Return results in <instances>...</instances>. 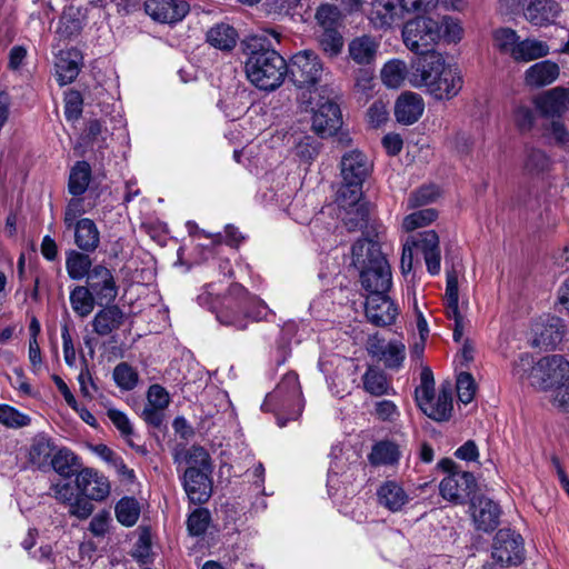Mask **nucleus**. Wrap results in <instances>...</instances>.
I'll return each mask as SVG.
<instances>
[{"instance_id":"1","label":"nucleus","mask_w":569,"mask_h":569,"mask_svg":"<svg viewBox=\"0 0 569 569\" xmlns=\"http://www.w3.org/2000/svg\"><path fill=\"white\" fill-rule=\"evenodd\" d=\"M372 164L358 152V278L366 295L388 293L392 287L391 267L382 252L386 228L377 217L376 206L365 193L372 187Z\"/></svg>"},{"instance_id":"2","label":"nucleus","mask_w":569,"mask_h":569,"mask_svg":"<svg viewBox=\"0 0 569 569\" xmlns=\"http://www.w3.org/2000/svg\"><path fill=\"white\" fill-rule=\"evenodd\" d=\"M409 84L425 88L437 100H449L460 92L463 80L460 71L447 64L440 52L427 50L411 61Z\"/></svg>"},{"instance_id":"3","label":"nucleus","mask_w":569,"mask_h":569,"mask_svg":"<svg viewBox=\"0 0 569 569\" xmlns=\"http://www.w3.org/2000/svg\"><path fill=\"white\" fill-rule=\"evenodd\" d=\"M248 56L244 70L248 80L258 89L273 91L287 74V61L274 49L266 47L262 39L252 37L243 42Z\"/></svg>"},{"instance_id":"4","label":"nucleus","mask_w":569,"mask_h":569,"mask_svg":"<svg viewBox=\"0 0 569 569\" xmlns=\"http://www.w3.org/2000/svg\"><path fill=\"white\" fill-rule=\"evenodd\" d=\"M460 26L450 17L436 20L430 17H417L405 23L402 28V41L407 49L421 54L442 38L448 41H457L461 37Z\"/></svg>"},{"instance_id":"5","label":"nucleus","mask_w":569,"mask_h":569,"mask_svg":"<svg viewBox=\"0 0 569 569\" xmlns=\"http://www.w3.org/2000/svg\"><path fill=\"white\" fill-rule=\"evenodd\" d=\"M268 315L267 305L239 283H232L228 289L221 309L217 312V320L237 330H244L248 320L260 321Z\"/></svg>"},{"instance_id":"6","label":"nucleus","mask_w":569,"mask_h":569,"mask_svg":"<svg viewBox=\"0 0 569 569\" xmlns=\"http://www.w3.org/2000/svg\"><path fill=\"white\" fill-rule=\"evenodd\" d=\"M303 408L301 386L295 371L286 373L277 387L266 396L261 405L262 411L276 415L279 427H284L288 421L297 420Z\"/></svg>"},{"instance_id":"7","label":"nucleus","mask_w":569,"mask_h":569,"mask_svg":"<svg viewBox=\"0 0 569 569\" xmlns=\"http://www.w3.org/2000/svg\"><path fill=\"white\" fill-rule=\"evenodd\" d=\"M287 68L286 76L299 91L298 96L317 94L318 89L330 88L322 84L327 74L326 68L319 54L313 50L306 49L296 52L287 62Z\"/></svg>"},{"instance_id":"8","label":"nucleus","mask_w":569,"mask_h":569,"mask_svg":"<svg viewBox=\"0 0 569 569\" xmlns=\"http://www.w3.org/2000/svg\"><path fill=\"white\" fill-rule=\"evenodd\" d=\"M331 88L318 89L317 94L298 96L299 103L312 112V130L321 138L333 136L342 124L341 111L333 101Z\"/></svg>"},{"instance_id":"9","label":"nucleus","mask_w":569,"mask_h":569,"mask_svg":"<svg viewBox=\"0 0 569 569\" xmlns=\"http://www.w3.org/2000/svg\"><path fill=\"white\" fill-rule=\"evenodd\" d=\"M418 407L430 419L441 422L448 421L452 413V393L449 386H442L435 398V378L430 368L422 369L420 385L415 390Z\"/></svg>"},{"instance_id":"10","label":"nucleus","mask_w":569,"mask_h":569,"mask_svg":"<svg viewBox=\"0 0 569 569\" xmlns=\"http://www.w3.org/2000/svg\"><path fill=\"white\" fill-rule=\"evenodd\" d=\"M569 381V361L561 355L546 356L537 362L532 387L553 391Z\"/></svg>"},{"instance_id":"11","label":"nucleus","mask_w":569,"mask_h":569,"mask_svg":"<svg viewBox=\"0 0 569 569\" xmlns=\"http://www.w3.org/2000/svg\"><path fill=\"white\" fill-rule=\"evenodd\" d=\"M355 152L350 151L346 153L341 159V176L342 183L337 190L336 202L340 209L346 213L342 220L346 221V226L350 231L353 230L356 223L353 218H347L352 214L356 208V158Z\"/></svg>"},{"instance_id":"12","label":"nucleus","mask_w":569,"mask_h":569,"mask_svg":"<svg viewBox=\"0 0 569 569\" xmlns=\"http://www.w3.org/2000/svg\"><path fill=\"white\" fill-rule=\"evenodd\" d=\"M491 555L501 567L520 565L525 558L521 535L511 529H500L493 538Z\"/></svg>"},{"instance_id":"13","label":"nucleus","mask_w":569,"mask_h":569,"mask_svg":"<svg viewBox=\"0 0 569 569\" xmlns=\"http://www.w3.org/2000/svg\"><path fill=\"white\" fill-rule=\"evenodd\" d=\"M380 38L362 36L358 38V89L371 91L377 86L375 62L379 54Z\"/></svg>"},{"instance_id":"14","label":"nucleus","mask_w":569,"mask_h":569,"mask_svg":"<svg viewBox=\"0 0 569 569\" xmlns=\"http://www.w3.org/2000/svg\"><path fill=\"white\" fill-rule=\"evenodd\" d=\"M365 297L363 312L369 323L380 328L396 323L399 308L388 293L366 295Z\"/></svg>"},{"instance_id":"15","label":"nucleus","mask_w":569,"mask_h":569,"mask_svg":"<svg viewBox=\"0 0 569 569\" xmlns=\"http://www.w3.org/2000/svg\"><path fill=\"white\" fill-rule=\"evenodd\" d=\"M477 488L476 478L471 472H452L443 478L439 485L440 495L443 499L456 505H463Z\"/></svg>"},{"instance_id":"16","label":"nucleus","mask_w":569,"mask_h":569,"mask_svg":"<svg viewBox=\"0 0 569 569\" xmlns=\"http://www.w3.org/2000/svg\"><path fill=\"white\" fill-rule=\"evenodd\" d=\"M97 298V303H111L118 296V286L110 269L102 264L92 267L89 277L87 278V286Z\"/></svg>"},{"instance_id":"17","label":"nucleus","mask_w":569,"mask_h":569,"mask_svg":"<svg viewBox=\"0 0 569 569\" xmlns=\"http://www.w3.org/2000/svg\"><path fill=\"white\" fill-rule=\"evenodd\" d=\"M144 11L157 22L173 24L189 13L190 4L186 0H147Z\"/></svg>"},{"instance_id":"18","label":"nucleus","mask_w":569,"mask_h":569,"mask_svg":"<svg viewBox=\"0 0 569 569\" xmlns=\"http://www.w3.org/2000/svg\"><path fill=\"white\" fill-rule=\"evenodd\" d=\"M537 110L545 118L560 119L569 109V88L556 87L533 100Z\"/></svg>"},{"instance_id":"19","label":"nucleus","mask_w":569,"mask_h":569,"mask_svg":"<svg viewBox=\"0 0 569 569\" xmlns=\"http://www.w3.org/2000/svg\"><path fill=\"white\" fill-rule=\"evenodd\" d=\"M211 471L199 468H187L183 473V488L189 500L194 505L206 503L212 493V483L209 478Z\"/></svg>"},{"instance_id":"20","label":"nucleus","mask_w":569,"mask_h":569,"mask_svg":"<svg viewBox=\"0 0 569 569\" xmlns=\"http://www.w3.org/2000/svg\"><path fill=\"white\" fill-rule=\"evenodd\" d=\"M76 486L80 495L89 500L102 501L110 493L108 479L89 468L78 472Z\"/></svg>"},{"instance_id":"21","label":"nucleus","mask_w":569,"mask_h":569,"mask_svg":"<svg viewBox=\"0 0 569 569\" xmlns=\"http://www.w3.org/2000/svg\"><path fill=\"white\" fill-rule=\"evenodd\" d=\"M472 519L478 530L490 532L499 525L500 508L491 499L479 496L471 498Z\"/></svg>"},{"instance_id":"22","label":"nucleus","mask_w":569,"mask_h":569,"mask_svg":"<svg viewBox=\"0 0 569 569\" xmlns=\"http://www.w3.org/2000/svg\"><path fill=\"white\" fill-rule=\"evenodd\" d=\"M423 110L422 97L411 91L401 93L395 103L396 120L405 126L416 123L421 118Z\"/></svg>"},{"instance_id":"23","label":"nucleus","mask_w":569,"mask_h":569,"mask_svg":"<svg viewBox=\"0 0 569 569\" xmlns=\"http://www.w3.org/2000/svg\"><path fill=\"white\" fill-rule=\"evenodd\" d=\"M92 319L93 332L104 337L121 328L124 323L126 315L117 305L104 303Z\"/></svg>"},{"instance_id":"24","label":"nucleus","mask_w":569,"mask_h":569,"mask_svg":"<svg viewBox=\"0 0 569 569\" xmlns=\"http://www.w3.org/2000/svg\"><path fill=\"white\" fill-rule=\"evenodd\" d=\"M367 16L375 28L385 29L390 27L397 16V9L392 0H375L363 7L358 0V9Z\"/></svg>"},{"instance_id":"25","label":"nucleus","mask_w":569,"mask_h":569,"mask_svg":"<svg viewBox=\"0 0 569 569\" xmlns=\"http://www.w3.org/2000/svg\"><path fill=\"white\" fill-rule=\"evenodd\" d=\"M74 244L83 252H94L100 244V231L90 218H81L71 226Z\"/></svg>"},{"instance_id":"26","label":"nucleus","mask_w":569,"mask_h":569,"mask_svg":"<svg viewBox=\"0 0 569 569\" xmlns=\"http://www.w3.org/2000/svg\"><path fill=\"white\" fill-rule=\"evenodd\" d=\"M58 446L44 433H39L32 438L28 461L41 471L50 470V461Z\"/></svg>"},{"instance_id":"27","label":"nucleus","mask_w":569,"mask_h":569,"mask_svg":"<svg viewBox=\"0 0 569 569\" xmlns=\"http://www.w3.org/2000/svg\"><path fill=\"white\" fill-rule=\"evenodd\" d=\"M560 12V7L556 0H529L525 17L533 26H548L555 21Z\"/></svg>"},{"instance_id":"28","label":"nucleus","mask_w":569,"mask_h":569,"mask_svg":"<svg viewBox=\"0 0 569 569\" xmlns=\"http://www.w3.org/2000/svg\"><path fill=\"white\" fill-rule=\"evenodd\" d=\"M560 74L559 66L551 60H543L530 66L525 72V82L532 88H541L555 82Z\"/></svg>"},{"instance_id":"29","label":"nucleus","mask_w":569,"mask_h":569,"mask_svg":"<svg viewBox=\"0 0 569 569\" xmlns=\"http://www.w3.org/2000/svg\"><path fill=\"white\" fill-rule=\"evenodd\" d=\"M87 23V10L79 7H66L57 29V33L64 39L77 38Z\"/></svg>"},{"instance_id":"30","label":"nucleus","mask_w":569,"mask_h":569,"mask_svg":"<svg viewBox=\"0 0 569 569\" xmlns=\"http://www.w3.org/2000/svg\"><path fill=\"white\" fill-rule=\"evenodd\" d=\"M362 388L372 397L396 395L390 378H388L382 369L376 366H368L362 375Z\"/></svg>"},{"instance_id":"31","label":"nucleus","mask_w":569,"mask_h":569,"mask_svg":"<svg viewBox=\"0 0 569 569\" xmlns=\"http://www.w3.org/2000/svg\"><path fill=\"white\" fill-rule=\"evenodd\" d=\"M378 502L391 512L400 511L409 502V496L396 481L388 480L377 490Z\"/></svg>"},{"instance_id":"32","label":"nucleus","mask_w":569,"mask_h":569,"mask_svg":"<svg viewBox=\"0 0 569 569\" xmlns=\"http://www.w3.org/2000/svg\"><path fill=\"white\" fill-rule=\"evenodd\" d=\"M81 53L77 49L61 51L57 58L56 72L61 86L71 83L80 71Z\"/></svg>"},{"instance_id":"33","label":"nucleus","mask_w":569,"mask_h":569,"mask_svg":"<svg viewBox=\"0 0 569 569\" xmlns=\"http://www.w3.org/2000/svg\"><path fill=\"white\" fill-rule=\"evenodd\" d=\"M355 372L356 365L352 359H343L342 362L338 365L332 378V388L337 397L345 398L346 396L352 395L356 382V378L353 377Z\"/></svg>"},{"instance_id":"34","label":"nucleus","mask_w":569,"mask_h":569,"mask_svg":"<svg viewBox=\"0 0 569 569\" xmlns=\"http://www.w3.org/2000/svg\"><path fill=\"white\" fill-rule=\"evenodd\" d=\"M401 458L399 446L390 440H380L372 446L368 455V461L371 466H395Z\"/></svg>"},{"instance_id":"35","label":"nucleus","mask_w":569,"mask_h":569,"mask_svg":"<svg viewBox=\"0 0 569 569\" xmlns=\"http://www.w3.org/2000/svg\"><path fill=\"white\" fill-rule=\"evenodd\" d=\"M92 170L89 162L77 161L70 169L68 178V192L74 197L82 196L91 181Z\"/></svg>"},{"instance_id":"36","label":"nucleus","mask_w":569,"mask_h":569,"mask_svg":"<svg viewBox=\"0 0 569 569\" xmlns=\"http://www.w3.org/2000/svg\"><path fill=\"white\" fill-rule=\"evenodd\" d=\"M410 70L400 59H391L382 67L380 78L385 86L391 89L400 88L406 80L409 81Z\"/></svg>"},{"instance_id":"37","label":"nucleus","mask_w":569,"mask_h":569,"mask_svg":"<svg viewBox=\"0 0 569 569\" xmlns=\"http://www.w3.org/2000/svg\"><path fill=\"white\" fill-rule=\"evenodd\" d=\"M237 30L227 23H218L207 32V42L223 51H230L233 49L237 43Z\"/></svg>"},{"instance_id":"38","label":"nucleus","mask_w":569,"mask_h":569,"mask_svg":"<svg viewBox=\"0 0 569 569\" xmlns=\"http://www.w3.org/2000/svg\"><path fill=\"white\" fill-rule=\"evenodd\" d=\"M78 457L66 447H57L50 461V469H53L63 478H71L79 467Z\"/></svg>"},{"instance_id":"39","label":"nucleus","mask_w":569,"mask_h":569,"mask_svg":"<svg viewBox=\"0 0 569 569\" xmlns=\"http://www.w3.org/2000/svg\"><path fill=\"white\" fill-rule=\"evenodd\" d=\"M90 252H83L78 250H69L66 258V269L68 276L72 280H80L84 277H89L92 269V260L89 257Z\"/></svg>"},{"instance_id":"40","label":"nucleus","mask_w":569,"mask_h":569,"mask_svg":"<svg viewBox=\"0 0 569 569\" xmlns=\"http://www.w3.org/2000/svg\"><path fill=\"white\" fill-rule=\"evenodd\" d=\"M549 54V46L540 40L525 39L518 42L512 59L517 62H529Z\"/></svg>"},{"instance_id":"41","label":"nucleus","mask_w":569,"mask_h":569,"mask_svg":"<svg viewBox=\"0 0 569 569\" xmlns=\"http://www.w3.org/2000/svg\"><path fill=\"white\" fill-rule=\"evenodd\" d=\"M96 302L97 298L94 297L93 292H91V290L86 286H77L70 292V303L72 310L80 318H86L89 316L93 311Z\"/></svg>"},{"instance_id":"42","label":"nucleus","mask_w":569,"mask_h":569,"mask_svg":"<svg viewBox=\"0 0 569 569\" xmlns=\"http://www.w3.org/2000/svg\"><path fill=\"white\" fill-rule=\"evenodd\" d=\"M315 19L321 31L342 28V13L336 4L321 3L316 10Z\"/></svg>"},{"instance_id":"43","label":"nucleus","mask_w":569,"mask_h":569,"mask_svg":"<svg viewBox=\"0 0 569 569\" xmlns=\"http://www.w3.org/2000/svg\"><path fill=\"white\" fill-rule=\"evenodd\" d=\"M112 378L117 387L123 391L133 390L139 382L138 371L128 362L118 363L113 369Z\"/></svg>"},{"instance_id":"44","label":"nucleus","mask_w":569,"mask_h":569,"mask_svg":"<svg viewBox=\"0 0 569 569\" xmlns=\"http://www.w3.org/2000/svg\"><path fill=\"white\" fill-rule=\"evenodd\" d=\"M140 516V506L134 498L124 497L116 506V517L118 521L126 526H133Z\"/></svg>"},{"instance_id":"45","label":"nucleus","mask_w":569,"mask_h":569,"mask_svg":"<svg viewBox=\"0 0 569 569\" xmlns=\"http://www.w3.org/2000/svg\"><path fill=\"white\" fill-rule=\"evenodd\" d=\"M318 43L327 56L333 58L341 53L345 41L340 29H329L319 33Z\"/></svg>"},{"instance_id":"46","label":"nucleus","mask_w":569,"mask_h":569,"mask_svg":"<svg viewBox=\"0 0 569 569\" xmlns=\"http://www.w3.org/2000/svg\"><path fill=\"white\" fill-rule=\"evenodd\" d=\"M406 359V346L399 340H391L387 343L383 355L379 361H382L387 369H399Z\"/></svg>"},{"instance_id":"47","label":"nucleus","mask_w":569,"mask_h":569,"mask_svg":"<svg viewBox=\"0 0 569 569\" xmlns=\"http://www.w3.org/2000/svg\"><path fill=\"white\" fill-rule=\"evenodd\" d=\"M512 121L521 134L529 133L536 124V111L526 104H518L512 110Z\"/></svg>"},{"instance_id":"48","label":"nucleus","mask_w":569,"mask_h":569,"mask_svg":"<svg viewBox=\"0 0 569 569\" xmlns=\"http://www.w3.org/2000/svg\"><path fill=\"white\" fill-rule=\"evenodd\" d=\"M493 42L502 53H508L512 57L519 42V36L510 28H500L493 32Z\"/></svg>"},{"instance_id":"49","label":"nucleus","mask_w":569,"mask_h":569,"mask_svg":"<svg viewBox=\"0 0 569 569\" xmlns=\"http://www.w3.org/2000/svg\"><path fill=\"white\" fill-rule=\"evenodd\" d=\"M211 516L208 509L198 508L196 509L187 520V528L191 536L199 537L202 536L210 523Z\"/></svg>"},{"instance_id":"50","label":"nucleus","mask_w":569,"mask_h":569,"mask_svg":"<svg viewBox=\"0 0 569 569\" xmlns=\"http://www.w3.org/2000/svg\"><path fill=\"white\" fill-rule=\"evenodd\" d=\"M437 217L438 212L432 208L418 210L405 217L402 227L406 231H412L431 223Z\"/></svg>"},{"instance_id":"51","label":"nucleus","mask_w":569,"mask_h":569,"mask_svg":"<svg viewBox=\"0 0 569 569\" xmlns=\"http://www.w3.org/2000/svg\"><path fill=\"white\" fill-rule=\"evenodd\" d=\"M537 368V362L530 353H521L512 365V375L519 380H528L532 386L533 371Z\"/></svg>"},{"instance_id":"52","label":"nucleus","mask_w":569,"mask_h":569,"mask_svg":"<svg viewBox=\"0 0 569 569\" xmlns=\"http://www.w3.org/2000/svg\"><path fill=\"white\" fill-rule=\"evenodd\" d=\"M439 196V190L436 186H422L412 191L407 200V208L415 209L426 206L436 200Z\"/></svg>"},{"instance_id":"53","label":"nucleus","mask_w":569,"mask_h":569,"mask_svg":"<svg viewBox=\"0 0 569 569\" xmlns=\"http://www.w3.org/2000/svg\"><path fill=\"white\" fill-rule=\"evenodd\" d=\"M370 413L382 422H395L400 416L397 405L386 399L373 402V409Z\"/></svg>"},{"instance_id":"54","label":"nucleus","mask_w":569,"mask_h":569,"mask_svg":"<svg viewBox=\"0 0 569 569\" xmlns=\"http://www.w3.org/2000/svg\"><path fill=\"white\" fill-rule=\"evenodd\" d=\"M184 462L189 465L188 468H199L203 471H211L210 456L208 451L200 446H192L184 453Z\"/></svg>"},{"instance_id":"55","label":"nucleus","mask_w":569,"mask_h":569,"mask_svg":"<svg viewBox=\"0 0 569 569\" xmlns=\"http://www.w3.org/2000/svg\"><path fill=\"white\" fill-rule=\"evenodd\" d=\"M83 98L77 90H69L64 94V117L68 121H76L82 114Z\"/></svg>"},{"instance_id":"56","label":"nucleus","mask_w":569,"mask_h":569,"mask_svg":"<svg viewBox=\"0 0 569 569\" xmlns=\"http://www.w3.org/2000/svg\"><path fill=\"white\" fill-rule=\"evenodd\" d=\"M86 213L84 200L80 197H72L64 209L63 223L67 230H71V226L77 223L81 216Z\"/></svg>"},{"instance_id":"57","label":"nucleus","mask_w":569,"mask_h":569,"mask_svg":"<svg viewBox=\"0 0 569 569\" xmlns=\"http://www.w3.org/2000/svg\"><path fill=\"white\" fill-rule=\"evenodd\" d=\"M0 422L7 427L19 428L30 423V418L13 407L0 405Z\"/></svg>"},{"instance_id":"58","label":"nucleus","mask_w":569,"mask_h":569,"mask_svg":"<svg viewBox=\"0 0 569 569\" xmlns=\"http://www.w3.org/2000/svg\"><path fill=\"white\" fill-rule=\"evenodd\" d=\"M476 392L475 379L469 372H461L457 379V395L460 402L468 405Z\"/></svg>"},{"instance_id":"59","label":"nucleus","mask_w":569,"mask_h":569,"mask_svg":"<svg viewBox=\"0 0 569 569\" xmlns=\"http://www.w3.org/2000/svg\"><path fill=\"white\" fill-rule=\"evenodd\" d=\"M295 153L301 160L310 162L319 153V143L312 137H303L295 146Z\"/></svg>"},{"instance_id":"60","label":"nucleus","mask_w":569,"mask_h":569,"mask_svg":"<svg viewBox=\"0 0 569 569\" xmlns=\"http://www.w3.org/2000/svg\"><path fill=\"white\" fill-rule=\"evenodd\" d=\"M148 403L146 406H152L159 409H166L169 406L170 397L168 391L160 385H151L147 392Z\"/></svg>"},{"instance_id":"61","label":"nucleus","mask_w":569,"mask_h":569,"mask_svg":"<svg viewBox=\"0 0 569 569\" xmlns=\"http://www.w3.org/2000/svg\"><path fill=\"white\" fill-rule=\"evenodd\" d=\"M549 164V158L540 149H529L526 156L525 166L529 171H543Z\"/></svg>"},{"instance_id":"62","label":"nucleus","mask_w":569,"mask_h":569,"mask_svg":"<svg viewBox=\"0 0 569 569\" xmlns=\"http://www.w3.org/2000/svg\"><path fill=\"white\" fill-rule=\"evenodd\" d=\"M93 505L91 500L83 496H78L73 499V501L69 505V513L78 519H87L93 512Z\"/></svg>"},{"instance_id":"63","label":"nucleus","mask_w":569,"mask_h":569,"mask_svg":"<svg viewBox=\"0 0 569 569\" xmlns=\"http://www.w3.org/2000/svg\"><path fill=\"white\" fill-rule=\"evenodd\" d=\"M413 244L420 248L423 254L425 252L440 251L439 237L433 230L419 233L418 239L413 242Z\"/></svg>"},{"instance_id":"64","label":"nucleus","mask_w":569,"mask_h":569,"mask_svg":"<svg viewBox=\"0 0 569 569\" xmlns=\"http://www.w3.org/2000/svg\"><path fill=\"white\" fill-rule=\"evenodd\" d=\"M107 416L123 437L133 433L132 425L126 413L118 409H109Z\"/></svg>"}]
</instances>
